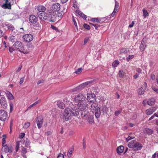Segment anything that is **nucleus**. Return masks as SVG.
<instances>
[{"instance_id":"obj_45","label":"nucleus","mask_w":158,"mask_h":158,"mask_svg":"<svg viewBox=\"0 0 158 158\" xmlns=\"http://www.w3.org/2000/svg\"><path fill=\"white\" fill-rule=\"evenodd\" d=\"M10 112H11L13 110V104L12 102H10Z\"/></svg>"},{"instance_id":"obj_28","label":"nucleus","mask_w":158,"mask_h":158,"mask_svg":"<svg viewBox=\"0 0 158 158\" xmlns=\"http://www.w3.org/2000/svg\"><path fill=\"white\" fill-rule=\"evenodd\" d=\"M58 106L60 108L63 109L65 106V105L61 101H58L57 102Z\"/></svg>"},{"instance_id":"obj_31","label":"nucleus","mask_w":158,"mask_h":158,"mask_svg":"<svg viewBox=\"0 0 158 158\" xmlns=\"http://www.w3.org/2000/svg\"><path fill=\"white\" fill-rule=\"evenodd\" d=\"M39 101H38L35 102H34L33 104H31V105H30L28 108L27 110H29L31 108L33 107V106H36L37 104L39 103Z\"/></svg>"},{"instance_id":"obj_47","label":"nucleus","mask_w":158,"mask_h":158,"mask_svg":"<svg viewBox=\"0 0 158 158\" xmlns=\"http://www.w3.org/2000/svg\"><path fill=\"white\" fill-rule=\"evenodd\" d=\"M73 150H69L67 153V156L68 157L70 158L71 156V155L73 152Z\"/></svg>"},{"instance_id":"obj_21","label":"nucleus","mask_w":158,"mask_h":158,"mask_svg":"<svg viewBox=\"0 0 158 158\" xmlns=\"http://www.w3.org/2000/svg\"><path fill=\"white\" fill-rule=\"evenodd\" d=\"M48 19L51 22H54L55 21V16L51 12L48 16Z\"/></svg>"},{"instance_id":"obj_61","label":"nucleus","mask_w":158,"mask_h":158,"mask_svg":"<svg viewBox=\"0 0 158 158\" xmlns=\"http://www.w3.org/2000/svg\"><path fill=\"white\" fill-rule=\"evenodd\" d=\"M89 38L88 37L85 38L84 40V44H85L88 41Z\"/></svg>"},{"instance_id":"obj_42","label":"nucleus","mask_w":158,"mask_h":158,"mask_svg":"<svg viewBox=\"0 0 158 158\" xmlns=\"http://www.w3.org/2000/svg\"><path fill=\"white\" fill-rule=\"evenodd\" d=\"M134 55H130L126 58L127 60L129 61L131 59L133 58Z\"/></svg>"},{"instance_id":"obj_36","label":"nucleus","mask_w":158,"mask_h":158,"mask_svg":"<svg viewBox=\"0 0 158 158\" xmlns=\"http://www.w3.org/2000/svg\"><path fill=\"white\" fill-rule=\"evenodd\" d=\"M9 39L10 41L14 42L15 41L16 37L15 36L12 35L9 37Z\"/></svg>"},{"instance_id":"obj_46","label":"nucleus","mask_w":158,"mask_h":158,"mask_svg":"<svg viewBox=\"0 0 158 158\" xmlns=\"http://www.w3.org/2000/svg\"><path fill=\"white\" fill-rule=\"evenodd\" d=\"M21 152L23 154H26L27 152L26 148L23 147Z\"/></svg>"},{"instance_id":"obj_2","label":"nucleus","mask_w":158,"mask_h":158,"mask_svg":"<svg viewBox=\"0 0 158 158\" xmlns=\"http://www.w3.org/2000/svg\"><path fill=\"white\" fill-rule=\"evenodd\" d=\"M94 80H93L82 83L77 87L71 89L70 91L71 92H74L81 90L85 87H88L91 86L94 84Z\"/></svg>"},{"instance_id":"obj_29","label":"nucleus","mask_w":158,"mask_h":158,"mask_svg":"<svg viewBox=\"0 0 158 158\" xmlns=\"http://www.w3.org/2000/svg\"><path fill=\"white\" fill-rule=\"evenodd\" d=\"M88 117V118L87 120L88 123H93L94 122L93 116L92 115H89Z\"/></svg>"},{"instance_id":"obj_34","label":"nucleus","mask_w":158,"mask_h":158,"mask_svg":"<svg viewBox=\"0 0 158 158\" xmlns=\"http://www.w3.org/2000/svg\"><path fill=\"white\" fill-rule=\"evenodd\" d=\"M7 28L9 30L13 31V30L15 29L13 25L11 24H8L6 25Z\"/></svg>"},{"instance_id":"obj_3","label":"nucleus","mask_w":158,"mask_h":158,"mask_svg":"<svg viewBox=\"0 0 158 158\" xmlns=\"http://www.w3.org/2000/svg\"><path fill=\"white\" fill-rule=\"evenodd\" d=\"M129 148H132L134 151L140 150L142 147V144L139 142H136L135 140L131 141L128 144Z\"/></svg>"},{"instance_id":"obj_1","label":"nucleus","mask_w":158,"mask_h":158,"mask_svg":"<svg viewBox=\"0 0 158 158\" xmlns=\"http://www.w3.org/2000/svg\"><path fill=\"white\" fill-rule=\"evenodd\" d=\"M74 106H73L71 107L72 110H71L70 109L68 108H66L63 113V118L64 120L67 121L70 120L71 118L72 115L70 112L72 113L73 115L76 116H78L79 114V112L77 108L76 109Z\"/></svg>"},{"instance_id":"obj_64","label":"nucleus","mask_w":158,"mask_h":158,"mask_svg":"<svg viewBox=\"0 0 158 158\" xmlns=\"http://www.w3.org/2000/svg\"><path fill=\"white\" fill-rule=\"evenodd\" d=\"M44 82V80L42 79L39 80L37 83V85H39L41 83H43Z\"/></svg>"},{"instance_id":"obj_39","label":"nucleus","mask_w":158,"mask_h":158,"mask_svg":"<svg viewBox=\"0 0 158 158\" xmlns=\"http://www.w3.org/2000/svg\"><path fill=\"white\" fill-rule=\"evenodd\" d=\"M30 123L29 122H27L24 124L23 126V127L27 129L30 126Z\"/></svg>"},{"instance_id":"obj_37","label":"nucleus","mask_w":158,"mask_h":158,"mask_svg":"<svg viewBox=\"0 0 158 158\" xmlns=\"http://www.w3.org/2000/svg\"><path fill=\"white\" fill-rule=\"evenodd\" d=\"M115 5L114 10H115L116 11H118V8L119 7V3L118 2L116 1H115Z\"/></svg>"},{"instance_id":"obj_10","label":"nucleus","mask_w":158,"mask_h":158,"mask_svg":"<svg viewBox=\"0 0 158 158\" xmlns=\"http://www.w3.org/2000/svg\"><path fill=\"white\" fill-rule=\"evenodd\" d=\"M37 15L39 19L41 21H44L48 19L47 14L45 12L41 13L37 12Z\"/></svg>"},{"instance_id":"obj_40","label":"nucleus","mask_w":158,"mask_h":158,"mask_svg":"<svg viewBox=\"0 0 158 158\" xmlns=\"http://www.w3.org/2000/svg\"><path fill=\"white\" fill-rule=\"evenodd\" d=\"M2 137L3 138L2 139V145L3 146L4 145V144L6 143V140L5 138L6 137V136L5 135H2Z\"/></svg>"},{"instance_id":"obj_62","label":"nucleus","mask_w":158,"mask_h":158,"mask_svg":"<svg viewBox=\"0 0 158 158\" xmlns=\"http://www.w3.org/2000/svg\"><path fill=\"white\" fill-rule=\"evenodd\" d=\"M76 13L77 14L79 15H81V14L82 13V12L81 11L79 10H76Z\"/></svg>"},{"instance_id":"obj_23","label":"nucleus","mask_w":158,"mask_h":158,"mask_svg":"<svg viewBox=\"0 0 158 158\" xmlns=\"http://www.w3.org/2000/svg\"><path fill=\"white\" fill-rule=\"evenodd\" d=\"M146 44L144 40L142 41L141 44L139 47V49L141 51L143 52L146 47Z\"/></svg>"},{"instance_id":"obj_49","label":"nucleus","mask_w":158,"mask_h":158,"mask_svg":"<svg viewBox=\"0 0 158 158\" xmlns=\"http://www.w3.org/2000/svg\"><path fill=\"white\" fill-rule=\"evenodd\" d=\"M84 27L85 28L88 30H89L90 29V26H89L88 25L86 24H84Z\"/></svg>"},{"instance_id":"obj_17","label":"nucleus","mask_w":158,"mask_h":158,"mask_svg":"<svg viewBox=\"0 0 158 158\" xmlns=\"http://www.w3.org/2000/svg\"><path fill=\"white\" fill-rule=\"evenodd\" d=\"M60 5L58 3H55L52 6V10L55 11H58L60 9Z\"/></svg>"},{"instance_id":"obj_41","label":"nucleus","mask_w":158,"mask_h":158,"mask_svg":"<svg viewBox=\"0 0 158 158\" xmlns=\"http://www.w3.org/2000/svg\"><path fill=\"white\" fill-rule=\"evenodd\" d=\"M122 110H116L114 112V115L116 116H118L122 112Z\"/></svg>"},{"instance_id":"obj_60","label":"nucleus","mask_w":158,"mask_h":158,"mask_svg":"<svg viewBox=\"0 0 158 158\" xmlns=\"http://www.w3.org/2000/svg\"><path fill=\"white\" fill-rule=\"evenodd\" d=\"M9 51L11 53V52H12L13 51L15 50V49H14V48H13L11 47H10L9 48Z\"/></svg>"},{"instance_id":"obj_35","label":"nucleus","mask_w":158,"mask_h":158,"mask_svg":"<svg viewBox=\"0 0 158 158\" xmlns=\"http://www.w3.org/2000/svg\"><path fill=\"white\" fill-rule=\"evenodd\" d=\"M138 92L139 94L142 95L144 94V91L143 90L142 87L139 88L138 90Z\"/></svg>"},{"instance_id":"obj_26","label":"nucleus","mask_w":158,"mask_h":158,"mask_svg":"<svg viewBox=\"0 0 158 158\" xmlns=\"http://www.w3.org/2000/svg\"><path fill=\"white\" fill-rule=\"evenodd\" d=\"M7 97L10 100H13L14 99V97L12 94L8 91H6V93Z\"/></svg>"},{"instance_id":"obj_51","label":"nucleus","mask_w":158,"mask_h":158,"mask_svg":"<svg viewBox=\"0 0 158 158\" xmlns=\"http://www.w3.org/2000/svg\"><path fill=\"white\" fill-rule=\"evenodd\" d=\"M25 77H24L20 78V81H19V84L21 85L23 82L24 80Z\"/></svg>"},{"instance_id":"obj_52","label":"nucleus","mask_w":158,"mask_h":158,"mask_svg":"<svg viewBox=\"0 0 158 158\" xmlns=\"http://www.w3.org/2000/svg\"><path fill=\"white\" fill-rule=\"evenodd\" d=\"M5 33L4 31L0 29V38L2 37Z\"/></svg>"},{"instance_id":"obj_22","label":"nucleus","mask_w":158,"mask_h":158,"mask_svg":"<svg viewBox=\"0 0 158 158\" xmlns=\"http://www.w3.org/2000/svg\"><path fill=\"white\" fill-rule=\"evenodd\" d=\"M108 111V108L106 107V105H102L101 107V110H100V113L101 112L103 113V114H106Z\"/></svg>"},{"instance_id":"obj_32","label":"nucleus","mask_w":158,"mask_h":158,"mask_svg":"<svg viewBox=\"0 0 158 158\" xmlns=\"http://www.w3.org/2000/svg\"><path fill=\"white\" fill-rule=\"evenodd\" d=\"M119 62L117 60H115L112 64V67L113 68L116 67L119 64Z\"/></svg>"},{"instance_id":"obj_18","label":"nucleus","mask_w":158,"mask_h":158,"mask_svg":"<svg viewBox=\"0 0 158 158\" xmlns=\"http://www.w3.org/2000/svg\"><path fill=\"white\" fill-rule=\"evenodd\" d=\"M35 9L39 12H45L46 8L45 6L41 5H39L35 7Z\"/></svg>"},{"instance_id":"obj_13","label":"nucleus","mask_w":158,"mask_h":158,"mask_svg":"<svg viewBox=\"0 0 158 158\" xmlns=\"http://www.w3.org/2000/svg\"><path fill=\"white\" fill-rule=\"evenodd\" d=\"M29 20L32 24L35 23L38 21V18L34 15H29Z\"/></svg>"},{"instance_id":"obj_7","label":"nucleus","mask_w":158,"mask_h":158,"mask_svg":"<svg viewBox=\"0 0 158 158\" xmlns=\"http://www.w3.org/2000/svg\"><path fill=\"white\" fill-rule=\"evenodd\" d=\"M85 98V97L83 94L79 93L75 96L74 99L75 103H79L81 102H84Z\"/></svg>"},{"instance_id":"obj_30","label":"nucleus","mask_w":158,"mask_h":158,"mask_svg":"<svg viewBox=\"0 0 158 158\" xmlns=\"http://www.w3.org/2000/svg\"><path fill=\"white\" fill-rule=\"evenodd\" d=\"M128 50L127 48H123L121 49L120 51V54H125L127 53L128 52Z\"/></svg>"},{"instance_id":"obj_16","label":"nucleus","mask_w":158,"mask_h":158,"mask_svg":"<svg viewBox=\"0 0 158 158\" xmlns=\"http://www.w3.org/2000/svg\"><path fill=\"white\" fill-rule=\"evenodd\" d=\"M88 110L86 109L81 110V117L84 119H86L88 116L89 115Z\"/></svg>"},{"instance_id":"obj_25","label":"nucleus","mask_w":158,"mask_h":158,"mask_svg":"<svg viewBox=\"0 0 158 158\" xmlns=\"http://www.w3.org/2000/svg\"><path fill=\"white\" fill-rule=\"evenodd\" d=\"M155 100L154 98L149 99L147 101V104L149 106H152L155 104Z\"/></svg>"},{"instance_id":"obj_6","label":"nucleus","mask_w":158,"mask_h":158,"mask_svg":"<svg viewBox=\"0 0 158 158\" xmlns=\"http://www.w3.org/2000/svg\"><path fill=\"white\" fill-rule=\"evenodd\" d=\"M76 105V106H74L76 108H77V109L78 110H85L86 109H88L89 106L87 104V102H81L79 103H76L75 104Z\"/></svg>"},{"instance_id":"obj_50","label":"nucleus","mask_w":158,"mask_h":158,"mask_svg":"<svg viewBox=\"0 0 158 158\" xmlns=\"http://www.w3.org/2000/svg\"><path fill=\"white\" fill-rule=\"evenodd\" d=\"M91 24L96 29H98V28L100 27V25L98 24L91 23Z\"/></svg>"},{"instance_id":"obj_33","label":"nucleus","mask_w":158,"mask_h":158,"mask_svg":"<svg viewBox=\"0 0 158 158\" xmlns=\"http://www.w3.org/2000/svg\"><path fill=\"white\" fill-rule=\"evenodd\" d=\"M118 75L120 77H123L125 75V73L122 70H120L119 71Z\"/></svg>"},{"instance_id":"obj_11","label":"nucleus","mask_w":158,"mask_h":158,"mask_svg":"<svg viewBox=\"0 0 158 158\" xmlns=\"http://www.w3.org/2000/svg\"><path fill=\"white\" fill-rule=\"evenodd\" d=\"M7 112L4 110H0V120L2 121H5L7 118Z\"/></svg>"},{"instance_id":"obj_54","label":"nucleus","mask_w":158,"mask_h":158,"mask_svg":"<svg viewBox=\"0 0 158 158\" xmlns=\"http://www.w3.org/2000/svg\"><path fill=\"white\" fill-rule=\"evenodd\" d=\"M80 16L85 19L87 17L85 15H84L82 13L81 14V15H80Z\"/></svg>"},{"instance_id":"obj_4","label":"nucleus","mask_w":158,"mask_h":158,"mask_svg":"<svg viewBox=\"0 0 158 158\" xmlns=\"http://www.w3.org/2000/svg\"><path fill=\"white\" fill-rule=\"evenodd\" d=\"M92 103V104L91 105V110L93 113H95L96 117L98 118L100 115V108H99L97 103Z\"/></svg>"},{"instance_id":"obj_38","label":"nucleus","mask_w":158,"mask_h":158,"mask_svg":"<svg viewBox=\"0 0 158 158\" xmlns=\"http://www.w3.org/2000/svg\"><path fill=\"white\" fill-rule=\"evenodd\" d=\"M20 145V142L19 141H17L16 143V145L15 147V151L16 152H17L19 150V146Z\"/></svg>"},{"instance_id":"obj_56","label":"nucleus","mask_w":158,"mask_h":158,"mask_svg":"<svg viewBox=\"0 0 158 158\" xmlns=\"http://www.w3.org/2000/svg\"><path fill=\"white\" fill-rule=\"evenodd\" d=\"M73 22L74 23V25L75 26L77 27V22H76L73 16Z\"/></svg>"},{"instance_id":"obj_44","label":"nucleus","mask_w":158,"mask_h":158,"mask_svg":"<svg viewBox=\"0 0 158 158\" xmlns=\"http://www.w3.org/2000/svg\"><path fill=\"white\" fill-rule=\"evenodd\" d=\"M82 69L81 68H79L75 72L76 74H78L80 73L82 71Z\"/></svg>"},{"instance_id":"obj_5","label":"nucleus","mask_w":158,"mask_h":158,"mask_svg":"<svg viewBox=\"0 0 158 158\" xmlns=\"http://www.w3.org/2000/svg\"><path fill=\"white\" fill-rule=\"evenodd\" d=\"M13 46L16 49L19 50V52L24 54H27L28 52L27 50L24 49L23 45L20 41H18L15 42Z\"/></svg>"},{"instance_id":"obj_9","label":"nucleus","mask_w":158,"mask_h":158,"mask_svg":"<svg viewBox=\"0 0 158 158\" xmlns=\"http://www.w3.org/2000/svg\"><path fill=\"white\" fill-rule=\"evenodd\" d=\"M87 96V100L89 102H94L96 100L95 95L92 93H88Z\"/></svg>"},{"instance_id":"obj_24","label":"nucleus","mask_w":158,"mask_h":158,"mask_svg":"<svg viewBox=\"0 0 158 158\" xmlns=\"http://www.w3.org/2000/svg\"><path fill=\"white\" fill-rule=\"evenodd\" d=\"M124 149V147L123 146H119L117 148V152L118 154H121L123 152Z\"/></svg>"},{"instance_id":"obj_59","label":"nucleus","mask_w":158,"mask_h":158,"mask_svg":"<svg viewBox=\"0 0 158 158\" xmlns=\"http://www.w3.org/2000/svg\"><path fill=\"white\" fill-rule=\"evenodd\" d=\"M118 12V11H116L115 10H114L113 11V12L112 13L111 15V16L112 17H114L116 13Z\"/></svg>"},{"instance_id":"obj_63","label":"nucleus","mask_w":158,"mask_h":158,"mask_svg":"<svg viewBox=\"0 0 158 158\" xmlns=\"http://www.w3.org/2000/svg\"><path fill=\"white\" fill-rule=\"evenodd\" d=\"M25 135V134L24 133H22L19 135V138H23Z\"/></svg>"},{"instance_id":"obj_19","label":"nucleus","mask_w":158,"mask_h":158,"mask_svg":"<svg viewBox=\"0 0 158 158\" xmlns=\"http://www.w3.org/2000/svg\"><path fill=\"white\" fill-rule=\"evenodd\" d=\"M0 103L2 106L3 107L7 106V102L6 98L4 97H2L0 99Z\"/></svg>"},{"instance_id":"obj_20","label":"nucleus","mask_w":158,"mask_h":158,"mask_svg":"<svg viewBox=\"0 0 158 158\" xmlns=\"http://www.w3.org/2000/svg\"><path fill=\"white\" fill-rule=\"evenodd\" d=\"M157 109L156 107H152L146 110V113L148 115L152 114Z\"/></svg>"},{"instance_id":"obj_58","label":"nucleus","mask_w":158,"mask_h":158,"mask_svg":"<svg viewBox=\"0 0 158 158\" xmlns=\"http://www.w3.org/2000/svg\"><path fill=\"white\" fill-rule=\"evenodd\" d=\"M83 148L85 149L86 148V144H85V141L84 139H83Z\"/></svg>"},{"instance_id":"obj_48","label":"nucleus","mask_w":158,"mask_h":158,"mask_svg":"<svg viewBox=\"0 0 158 158\" xmlns=\"http://www.w3.org/2000/svg\"><path fill=\"white\" fill-rule=\"evenodd\" d=\"M77 2L75 0H74L73 1V6L75 8H77L78 7H77Z\"/></svg>"},{"instance_id":"obj_15","label":"nucleus","mask_w":158,"mask_h":158,"mask_svg":"<svg viewBox=\"0 0 158 158\" xmlns=\"http://www.w3.org/2000/svg\"><path fill=\"white\" fill-rule=\"evenodd\" d=\"M2 150L6 153H11L12 152V147L11 146L9 147L6 144L2 146Z\"/></svg>"},{"instance_id":"obj_27","label":"nucleus","mask_w":158,"mask_h":158,"mask_svg":"<svg viewBox=\"0 0 158 158\" xmlns=\"http://www.w3.org/2000/svg\"><path fill=\"white\" fill-rule=\"evenodd\" d=\"M153 132V130L148 128H146L145 130V132L146 134L149 135L152 134Z\"/></svg>"},{"instance_id":"obj_55","label":"nucleus","mask_w":158,"mask_h":158,"mask_svg":"<svg viewBox=\"0 0 158 158\" xmlns=\"http://www.w3.org/2000/svg\"><path fill=\"white\" fill-rule=\"evenodd\" d=\"M152 89L155 91L158 94V89L156 88L155 87L152 86Z\"/></svg>"},{"instance_id":"obj_8","label":"nucleus","mask_w":158,"mask_h":158,"mask_svg":"<svg viewBox=\"0 0 158 158\" xmlns=\"http://www.w3.org/2000/svg\"><path fill=\"white\" fill-rule=\"evenodd\" d=\"M14 0H6L5 2L2 6V8L4 9H10L11 6L14 4Z\"/></svg>"},{"instance_id":"obj_53","label":"nucleus","mask_w":158,"mask_h":158,"mask_svg":"<svg viewBox=\"0 0 158 158\" xmlns=\"http://www.w3.org/2000/svg\"><path fill=\"white\" fill-rule=\"evenodd\" d=\"M134 138V137H132L131 136H129L127 138H126V140L127 142L129 141L130 140Z\"/></svg>"},{"instance_id":"obj_57","label":"nucleus","mask_w":158,"mask_h":158,"mask_svg":"<svg viewBox=\"0 0 158 158\" xmlns=\"http://www.w3.org/2000/svg\"><path fill=\"white\" fill-rule=\"evenodd\" d=\"M57 158H64V155L60 153L58 155Z\"/></svg>"},{"instance_id":"obj_14","label":"nucleus","mask_w":158,"mask_h":158,"mask_svg":"<svg viewBox=\"0 0 158 158\" xmlns=\"http://www.w3.org/2000/svg\"><path fill=\"white\" fill-rule=\"evenodd\" d=\"M43 122V119L41 116H38L36 120V123L39 129L42 126Z\"/></svg>"},{"instance_id":"obj_43","label":"nucleus","mask_w":158,"mask_h":158,"mask_svg":"<svg viewBox=\"0 0 158 158\" xmlns=\"http://www.w3.org/2000/svg\"><path fill=\"white\" fill-rule=\"evenodd\" d=\"M143 16L144 17H146L148 15V13L145 9H143Z\"/></svg>"},{"instance_id":"obj_12","label":"nucleus","mask_w":158,"mask_h":158,"mask_svg":"<svg viewBox=\"0 0 158 158\" xmlns=\"http://www.w3.org/2000/svg\"><path fill=\"white\" fill-rule=\"evenodd\" d=\"M23 38L24 41L29 42L32 40L33 37L31 34H27L24 35Z\"/></svg>"}]
</instances>
